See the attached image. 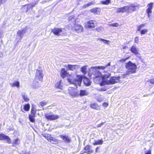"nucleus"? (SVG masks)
Listing matches in <instances>:
<instances>
[{
  "instance_id": "nucleus-7",
  "label": "nucleus",
  "mask_w": 154,
  "mask_h": 154,
  "mask_svg": "<svg viewBox=\"0 0 154 154\" xmlns=\"http://www.w3.org/2000/svg\"><path fill=\"white\" fill-rule=\"evenodd\" d=\"M44 75L42 73V71L40 70L37 69L35 75L36 79L42 81L43 79V77Z\"/></svg>"
},
{
  "instance_id": "nucleus-47",
  "label": "nucleus",
  "mask_w": 154,
  "mask_h": 154,
  "mask_svg": "<svg viewBox=\"0 0 154 154\" xmlns=\"http://www.w3.org/2000/svg\"><path fill=\"white\" fill-rule=\"evenodd\" d=\"M36 112V110L34 109V108L32 106V109L31 110V114H35Z\"/></svg>"
},
{
  "instance_id": "nucleus-57",
  "label": "nucleus",
  "mask_w": 154,
  "mask_h": 154,
  "mask_svg": "<svg viewBox=\"0 0 154 154\" xmlns=\"http://www.w3.org/2000/svg\"><path fill=\"white\" fill-rule=\"evenodd\" d=\"M100 149V147H97L96 149L95 152H98V149Z\"/></svg>"
},
{
  "instance_id": "nucleus-52",
  "label": "nucleus",
  "mask_w": 154,
  "mask_h": 154,
  "mask_svg": "<svg viewBox=\"0 0 154 154\" xmlns=\"http://www.w3.org/2000/svg\"><path fill=\"white\" fill-rule=\"evenodd\" d=\"M37 4V3L36 2H35L34 3H32V4H31V6L32 7V9L34 7L35 5H36Z\"/></svg>"
},
{
  "instance_id": "nucleus-4",
  "label": "nucleus",
  "mask_w": 154,
  "mask_h": 154,
  "mask_svg": "<svg viewBox=\"0 0 154 154\" xmlns=\"http://www.w3.org/2000/svg\"><path fill=\"white\" fill-rule=\"evenodd\" d=\"M100 66H95V67H91L90 68V72L92 74L94 75V78H97L101 77L102 74L101 73L97 70V69H100L99 67Z\"/></svg>"
},
{
  "instance_id": "nucleus-54",
  "label": "nucleus",
  "mask_w": 154,
  "mask_h": 154,
  "mask_svg": "<svg viewBox=\"0 0 154 154\" xmlns=\"http://www.w3.org/2000/svg\"><path fill=\"white\" fill-rule=\"evenodd\" d=\"M104 123V122H102V123L98 124L97 125V127H100L103 125Z\"/></svg>"
},
{
  "instance_id": "nucleus-14",
  "label": "nucleus",
  "mask_w": 154,
  "mask_h": 154,
  "mask_svg": "<svg viewBox=\"0 0 154 154\" xmlns=\"http://www.w3.org/2000/svg\"><path fill=\"white\" fill-rule=\"evenodd\" d=\"M60 136L63 141L66 143H69L71 142V139L68 136L61 135Z\"/></svg>"
},
{
  "instance_id": "nucleus-6",
  "label": "nucleus",
  "mask_w": 154,
  "mask_h": 154,
  "mask_svg": "<svg viewBox=\"0 0 154 154\" xmlns=\"http://www.w3.org/2000/svg\"><path fill=\"white\" fill-rule=\"evenodd\" d=\"M69 94L73 97H75L79 96V92L77 89L71 88L69 90Z\"/></svg>"
},
{
  "instance_id": "nucleus-5",
  "label": "nucleus",
  "mask_w": 154,
  "mask_h": 154,
  "mask_svg": "<svg viewBox=\"0 0 154 154\" xmlns=\"http://www.w3.org/2000/svg\"><path fill=\"white\" fill-rule=\"evenodd\" d=\"M120 77L118 76L116 77H111L109 79L108 81H106V84L107 85L110 84H114L118 82L119 81V79Z\"/></svg>"
},
{
  "instance_id": "nucleus-28",
  "label": "nucleus",
  "mask_w": 154,
  "mask_h": 154,
  "mask_svg": "<svg viewBox=\"0 0 154 154\" xmlns=\"http://www.w3.org/2000/svg\"><path fill=\"white\" fill-rule=\"evenodd\" d=\"M23 37L21 36H19L17 34L16 37V40L17 43L20 42L21 41Z\"/></svg>"
},
{
  "instance_id": "nucleus-9",
  "label": "nucleus",
  "mask_w": 154,
  "mask_h": 154,
  "mask_svg": "<svg viewBox=\"0 0 154 154\" xmlns=\"http://www.w3.org/2000/svg\"><path fill=\"white\" fill-rule=\"evenodd\" d=\"M46 118L49 120H55L59 118V116L47 113L45 115Z\"/></svg>"
},
{
  "instance_id": "nucleus-41",
  "label": "nucleus",
  "mask_w": 154,
  "mask_h": 154,
  "mask_svg": "<svg viewBox=\"0 0 154 154\" xmlns=\"http://www.w3.org/2000/svg\"><path fill=\"white\" fill-rule=\"evenodd\" d=\"M153 3H151L147 5V7H148V8L147 9L152 10V7H153Z\"/></svg>"
},
{
  "instance_id": "nucleus-39",
  "label": "nucleus",
  "mask_w": 154,
  "mask_h": 154,
  "mask_svg": "<svg viewBox=\"0 0 154 154\" xmlns=\"http://www.w3.org/2000/svg\"><path fill=\"white\" fill-rule=\"evenodd\" d=\"M91 146L89 145H87L84 148V150H92L91 149Z\"/></svg>"
},
{
  "instance_id": "nucleus-22",
  "label": "nucleus",
  "mask_w": 154,
  "mask_h": 154,
  "mask_svg": "<svg viewBox=\"0 0 154 154\" xmlns=\"http://www.w3.org/2000/svg\"><path fill=\"white\" fill-rule=\"evenodd\" d=\"M22 96L25 102H27L29 101V99L28 98L27 95L24 92L22 93Z\"/></svg>"
},
{
  "instance_id": "nucleus-11",
  "label": "nucleus",
  "mask_w": 154,
  "mask_h": 154,
  "mask_svg": "<svg viewBox=\"0 0 154 154\" xmlns=\"http://www.w3.org/2000/svg\"><path fill=\"white\" fill-rule=\"evenodd\" d=\"M0 140H6L9 143L11 142V139L8 136L3 134H0Z\"/></svg>"
},
{
  "instance_id": "nucleus-15",
  "label": "nucleus",
  "mask_w": 154,
  "mask_h": 154,
  "mask_svg": "<svg viewBox=\"0 0 154 154\" xmlns=\"http://www.w3.org/2000/svg\"><path fill=\"white\" fill-rule=\"evenodd\" d=\"M52 32L55 35H60L59 33L62 31L61 29L59 28H54L51 30Z\"/></svg>"
},
{
  "instance_id": "nucleus-49",
  "label": "nucleus",
  "mask_w": 154,
  "mask_h": 154,
  "mask_svg": "<svg viewBox=\"0 0 154 154\" xmlns=\"http://www.w3.org/2000/svg\"><path fill=\"white\" fill-rule=\"evenodd\" d=\"M85 151V152H87V154H90L93 152V150H89Z\"/></svg>"
},
{
  "instance_id": "nucleus-1",
  "label": "nucleus",
  "mask_w": 154,
  "mask_h": 154,
  "mask_svg": "<svg viewBox=\"0 0 154 154\" xmlns=\"http://www.w3.org/2000/svg\"><path fill=\"white\" fill-rule=\"evenodd\" d=\"M140 5L137 3L131 4L125 6L121 8H115L116 9V13L127 12L131 13L139 9Z\"/></svg>"
},
{
  "instance_id": "nucleus-36",
  "label": "nucleus",
  "mask_w": 154,
  "mask_h": 154,
  "mask_svg": "<svg viewBox=\"0 0 154 154\" xmlns=\"http://www.w3.org/2000/svg\"><path fill=\"white\" fill-rule=\"evenodd\" d=\"M90 106L91 108L95 109H97L98 107L97 105L95 103L91 104Z\"/></svg>"
},
{
  "instance_id": "nucleus-64",
  "label": "nucleus",
  "mask_w": 154,
  "mask_h": 154,
  "mask_svg": "<svg viewBox=\"0 0 154 154\" xmlns=\"http://www.w3.org/2000/svg\"><path fill=\"white\" fill-rule=\"evenodd\" d=\"M46 2V1H45L44 2H42L41 3L43 4L44 2Z\"/></svg>"
},
{
  "instance_id": "nucleus-51",
  "label": "nucleus",
  "mask_w": 154,
  "mask_h": 154,
  "mask_svg": "<svg viewBox=\"0 0 154 154\" xmlns=\"http://www.w3.org/2000/svg\"><path fill=\"white\" fill-rule=\"evenodd\" d=\"M27 10H26V12H27L31 8H32V7L31 6V4H28L27 5Z\"/></svg>"
},
{
  "instance_id": "nucleus-12",
  "label": "nucleus",
  "mask_w": 154,
  "mask_h": 154,
  "mask_svg": "<svg viewBox=\"0 0 154 154\" xmlns=\"http://www.w3.org/2000/svg\"><path fill=\"white\" fill-rule=\"evenodd\" d=\"M96 25V21L95 20H91L87 22L86 26L89 28H94Z\"/></svg>"
},
{
  "instance_id": "nucleus-56",
  "label": "nucleus",
  "mask_w": 154,
  "mask_h": 154,
  "mask_svg": "<svg viewBox=\"0 0 154 154\" xmlns=\"http://www.w3.org/2000/svg\"><path fill=\"white\" fill-rule=\"evenodd\" d=\"M20 154H29L27 152L25 151H22Z\"/></svg>"
},
{
  "instance_id": "nucleus-32",
  "label": "nucleus",
  "mask_w": 154,
  "mask_h": 154,
  "mask_svg": "<svg viewBox=\"0 0 154 154\" xmlns=\"http://www.w3.org/2000/svg\"><path fill=\"white\" fill-rule=\"evenodd\" d=\"M110 2L111 1L110 0H106L105 1H100V3L101 4L107 5L110 3Z\"/></svg>"
},
{
  "instance_id": "nucleus-45",
  "label": "nucleus",
  "mask_w": 154,
  "mask_h": 154,
  "mask_svg": "<svg viewBox=\"0 0 154 154\" xmlns=\"http://www.w3.org/2000/svg\"><path fill=\"white\" fill-rule=\"evenodd\" d=\"M103 27H98L96 29V30L98 32H100L101 31H102L103 30Z\"/></svg>"
},
{
  "instance_id": "nucleus-34",
  "label": "nucleus",
  "mask_w": 154,
  "mask_h": 154,
  "mask_svg": "<svg viewBox=\"0 0 154 154\" xmlns=\"http://www.w3.org/2000/svg\"><path fill=\"white\" fill-rule=\"evenodd\" d=\"M145 24L144 23L140 25V26H137V31H140L141 30V29L144 27L145 26Z\"/></svg>"
},
{
  "instance_id": "nucleus-23",
  "label": "nucleus",
  "mask_w": 154,
  "mask_h": 154,
  "mask_svg": "<svg viewBox=\"0 0 154 154\" xmlns=\"http://www.w3.org/2000/svg\"><path fill=\"white\" fill-rule=\"evenodd\" d=\"M84 84L87 86H88L91 85V83L89 80L86 77H85L83 79Z\"/></svg>"
},
{
  "instance_id": "nucleus-43",
  "label": "nucleus",
  "mask_w": 154,
  "mask_h": 154,
  "mask_svg": "<svg viewBox=\"0 0 154 154\" xmlns=\"http://www.w3.org/2000/svg\"><path fill=\"white\" fill-rule=\"evenodd\" d=\"M140 34L141 35L144 34L147 32L148 30L146 29H143L140 30Z\"/></svg>"
},
{
  "instance_id": "nucleus-20",
  "label": "nucleus",
  "mask_w": 154,
  "mask_h": 154,
  "mask_svg": "<svg viewBox=\"0 0 154 154\" xmlns=\"http://www.w3.org/2000/svg\"><path fill=\"white\" fill-rule=\"evenodd\" d=\"M10 85L12 87H17L18 88H19L20 84L18 81H16L10 84Z\"/></svg>"
},
{
  "instance_id": "nucleus-60",
  "label": "nucleus",
  "mask_w": 154,
  "mask_h": 154,
  "mask_svg": "<svg viewBox=\"0 0 154 154\" xmlns=\"http://www.w3.org/2000/svg\"><path fill=\"white\" fill-rule=\"evenodd\" d=\"M145 154H151V151H148Z\"/></svg>"
},
{
  "instance_id": "nucleus-13",
  "label": "nucleus",
  "mask_w": 154,
  "mask_h": 154,
  "mask_svg": "<svg viewBox=\"0 0 154 154\" xmlns=\"http://www.w3.org/2000/svg\"><path fill=\"white\" fill-rule=\"evenodd\" d=\"M27 29V26H26L24 29L18 30L17 33V34L23 37L24 34L26 32Z\"/></svg>"
},
{
  "instance_id": "nucleus-58",
  "label": "nucleus",
  "mask_w": 154,
  "mask_h": 154,
  "mask_svg": "<svg viewBox=\"0 0 154 154\" xmlns=\"http://www.w3.org/2000/svg\"><path fill=\"white\" fill-rule=\"evenodd\" d=\"M127 59V58H126V59H122L121 60H120V61H121V62H124Z\"/></svg>"
},
{
  "instance_id": "nucleus-3",
  "label": "nucleus",
  "mask_w": 154,
  "mask_h": 154,
  "mask_svg": "<svg viewBox=\"0 0 154 154\" xmlns=\"http://www.w3.org/2000/svg\"><path fill=\"white\" fill-rule=\"evenodd\" d=\"M125 67L127 70L125 75L131 74L136 73L137 66L134 63L129 61L126 63Z\"/></svg>"
},
{
  "instance_id": "nucleus-27",
  "label": "nucleus",
  "mask_w": 154,
  "mask_h": 154,
  "mask_svg": "<svg viewBox=\"0 0 154 154\" xmlns=\"http://www.w3.org/2000/svg\"><path fill=\"white\" fill-rule=\"evenodd\" d=\"M49 142L52 144H57L58 142V140L53 137H52L50 140H49Z\"/></svg>"
},
{
  "instance_id": "nucleus-40",
  "label": "nucleus",
  "mask_w": 154,
  "mask_h": 154,
  "mask_svg": "<svg viewBox=\"0 0 154 154\" xmlns=\"http://www.w3.org/2000/svg\"><path fill=\"white\" fill-rule=\"evenodd\" d=\"M152 10L149 9H147L146 10V12L147 14L148 17L149 18L150 16V14H151L152 12Z\"/></svg>"
},
{
  "instance_id": "nucleus-38",
  "label": "nucleus",
  "mask_w": 154,
  "mask_h": 154,
  "mask_svg": "<svg viewBox=\"0 0 154 154\" xmlns=\"http://www.w3.org/2000/svg\"><path fill=\"white\" fill-rule=\"evenodd\" d=\"M87 69V66H85L81 68V71L83 73H85Z\"/></svg>"
},
{
  "instance_id": "nucleus-24",
  "label": "nucleus",
  "mask_w": 154,
  "mask_h": 154,
  "mask_svg": "<svg viewBox=\"0 0 154 154\" xmlns=\"http://www.w3.org/2000/svg\"><path fill=\"white\" fill-rule=\"evenodd\" d=\"M35 116V114H34V113L33 114H31L29 115V119L31 122H35V119L34 118Z\"/></svg>"
},
{
  "instance_id": "nucleus-59",
  "label": "nucleus",
  "mask_w": 154,
  "mask_h": 154,
  "mask_svg": "<svg viewBox=\"0 0 154 154\" xmlns=\"http://www.w3.org/2000/svg\"><path fill=\"white\" fill-rule=\"evenodd\" d=\"M108 105V104L106 103H104L103 104V106H107Z\"/></svg>"
},
{
  "instance_id": "nucleus-8",
  "label": "nucleus",
  "mask_w": 154,
  "mask_h": 154,
  "mask_svg": "<svg viewBox=\"0 0 154 154\" xmlns=\"http://www.w3.org/2000/svg\"><path fill=\"white\" fill-rule=\"evenodd\" d=\"M72 29L73 30L75 31L77 33H80L82 32L83 31L82 26L81 25L79 24L75 25Z\"/></svg>"
},
{
  "instance_id": "nucleus-50",
  "label": "nucleus",
  "mask_w": 154,
  "mask_h": 154,
  "mask_svg": "<svg viewBox=\"0 0 154 154\" xmlns=\"http://www.w3.org/2000/svg\"><path fill=\"white\" fill-rule=\"evenodd\" d=\"M148 82H149L151 84H154V79H151L150 80H149V81H148Z\"/></svg>"
},
{
  "instance_id": "nucleus-37",
  "label": "nucleus",
  "mask_w": 154,
  "mask_h": 154,
  "mask_svg": "<svg viewBox=\"0 0 154 154\" xmlns=\"http://www.w3.org/2000/svg\"><path fill=\"white\" fill-rule=\"evenodd\" d=\"M47 103V102L45 100H42L39 103V104L42 106H43L46 105Z\"/></svg>"
},
{
  "instance_id": "nucleus-25",
  "label": "nucleus",
  "mask_w": 154,
  "mask_h": 154,
  "mask_svg": "<svg viewBox=\"0 0 154 154\" xmlns=\"http://www.w3.org/2000/svg\"><path fill=\"white\" fill-rule=\"evenodd\" d=\"M103 141L102 139L96 141H95V142L93 143L94 145H97L102 144L103 143Z\"/></svg>"
},
{
  "instance_id": "nucleus-16",
  "label": "nucleus",
  "mask_w": 154,
  "mask_h": 154,
  "mask_svg": "<svg viewBox=\"0 0 154 154\" xmlns=\"http://www.w3.org/2000/svg\"><path fill=\"white\" fill-rule=\"evenodd\" d=\"M130 50L132 53L135 55L138 54V49L136 47L135 45H133Z\"/></svg>"
},
{
  "instance_id": "nucleus-33",
  "label": "nucleus",
  "mask_w": 154,
  "mask_h": 154,
  "mask_svg": "<svg viewBox=\"0 0 154 154\" xmlns=\"http://www.w3.org/2000/svg\"><path fill=\"white\" fill-rule=\"evenodd\" d=\"M100 9V8H93L91 9V12L93 13L96 14H97L98 12H97V9Z\"/></svg>"
},
{
  "instance_id": "nucleus-61",
  "label": "nucleus",
  "mask_w": 154,
  "mask_h": 154,
  "mask_svg": "<svg viewBox=\"0 0 154 154\" xmlns=\"http://www.w3.org/2000/svg\"><path fill=\"white\" fill-rule=\"evenodd\" d=\"M3 56V54L2 53L0 52V58L1 57Z\"/></svg>"
},
{
  "instance_id": "nucleus-10",
  "label": "nucleus",
  "mask_w": 154,
  "mask_h": 154,
  "mask_svg": "<svg viewBox=\"0 0 154 154\" xmlns=\"http://www.w3.org/2000/svg\"><path fill=\"white\" fill-rule=\"evenodd\" d=\"M110 74L108 73L106 74L102 75V76H101V79L102 80V82L101 83V85H107L106 84V81H108V80H107V79L109 77Z\"/></svg>"
},
{
  "instance_id": "nucleus-17",
  "label": "nucleus",
  "mask_w": 154,
  "mask_h": 154,
  "mask_svg": "<svg viewBox=\"0 0 154 154\" xmlns=\"http://www.w3.org/2000/svg\"><path fill=\"white\" fill-rule=\"evenodd\" d=\"M69 74L67 72V71L65 70L64 68H63L61 70V76L63 78H64L66 76H69Z\"/></svg>"
},
{
  "instance_id": "nucleus-19",
  "label": "nucleus",
  "mask_w": 154,
  "mask_h": 154,
  "mask_svg": "<svg viewBox=\"0 0 154 154\" xmlns=\"http://www.w3.org/2000/svg\"><path fill=\"white\" fill-rule=\"evenodd\" d=\"M42 135L48 141H49V140H51L52 137L51 134H48L44 133L42 134Z\"/></svg>"
},
{
  "instance_id": "nucleus-48",
  "label": "nucleus",
  "mask_w": 154,
  "mask_h": 154,
  "mask_svg": "<svg viewBox=\"0 0 154 154\" xmlns=\"http://www.w3.org/2000/svg\"><path fill=\"white\" fill-rule=\"evenodd\" d=\"M134 42L137 44H138L139 42V38L138 37H136L135 38Z\"/></svg>"
},
{
  "instance_id": "nucleus-44",
  "label": "nucleus",
  "mask_w": 154,
  "mask_h": 154,
  "mask_svg": "<svg viewBox=\"0 0 154 154\" xmlns=\"http://www.w3.org/2000/svg\"><path fill=\"white\" fill-rule=\"evenodd\" d=\"M110 63H109L107 65L105 66H100V67L99 68H101V69H104L108 66H110Z\"/></svg>"
},
{
  "instance_id": "nucleus-18",
  "label": "nucleus",
  "mask_w": 154,
  "mask_h": 154,
  "mask_svg": "<svg viewBox=\"0 0 154 154\" xmlns=\"http://www.w3.org/2000/svg\"><path fill=\"white\" fill-rule=\"evenodd\" d=\"M88 94V92L85 90H81L79 92V95L80 96L87 95Z\"/></svg>"
},
{
  "instance_id": "nucleus-35",
  "label": "nucleus",
  "mask_w": 154,
  "mask_h": 154,
  "mask_svg": "<svg viewBox=\"0 0 154 154\" xmlns=\"http://www.w3.org/2000/svg\"><path fill=\"white\" fill-rule=\"evenodd\" d=\"M99 39L100 41L103 42L104 43L107 45H109L110 42V41L106 40L102 38H100Z\"/></svg>"
},
{
  "instance_id": "nucleus-62",
  "label": "nucleus",
  "mask_w": 154,
  "mask_h": 154,
  "mask_svg": "<svg viewBox=\"0 0 154 154\" xmlns=\"http://www.w3.org/2000/svg\"><path fill=\"white\" fill-rule=\"evenodd\" d=\"M2 36V32L1 31H0V38H1Z\"/></svg>"
},
{
  "instance_id": "nucleus-2",
  "label": "nucleus",
  "mask_w": 154,
  "mask_h": 154,
  "mask_svg": "<svg viewBox=\"0 0 154 154\" xmlns=\"http://www.w3.org/2000/svg\"><path fill=\"white\" fill-rule=\"evenodd\" d=\"M68 82L71 84H73L77 86V85L81 86L82 80L81 76L74 75H70L67 78Z\"/></svg>"
},
{
  "instance_id": "nucleus-31",
  "label": "nucleus",
  "mask_w": 154,
  "mask_h": 154,
  "mask_svg": "<svg viewBox=\"0 0 154 154\" xmlns=\"http://www.w3.org/2000/svg\"><path fill=\"white\" fill-rule=\"evenodd\" d=\"M30 107V106L29 103L26 104L24 106V110L26 111H29Z\"/></svg>"
},
{
  "instance_id": "nucleus-42",
  "label": "nucleus",
  "mask_w": 154,
  "mask_h": 154,
  "mask_svg": "<svg viewBox=\"0 0 154 154\" xmlns=\"http://www.w3.org/2000/svg\"><path fill=\"white\" fill-rule=\"evenodd\" d=\"M109 26H111L118 27L119 26V24L118 23H116L113 24H109Z\"/></svg>"
},
{
  "instance_id": "nucleus-29",
  "label": "nucleus",
  "mask_w": 154,
  "mask_h": 154,
  "mask_svg": "<svg viewBox=\"0 0 154 154\" xmlns=\"http://www.w3.org/2000/svg\"><path fill=\"white\" fill-rule=\"evenodd\" d=\"M20 142V140L19 138H17L13 140L12 143L13 145L14 146V145H19Z\"/></svg>"
},
{
  "instance_id": "nucleus-63",
  "label": "nucleus",
  "mask_w": 154,
  "mask_h": 154,
  "mask_svg": "<svg viewBox=\"0 0 154 154\" xmlns=\"http://www.w3.org/2000/svg\"><path fill=\"white\" fill-rule=\"evenodd\" d=\"M152 136L154 138V132H153L152 134Z\"/></svg>"
},
{
  "instance_id": "nucleus-46",
  "label": "nucleus",
  "mask_w": 154,
  "mask_h": 154,
  "mask_svg": "<svg viewBox=\"0 0 154 154\" xmlns=\"http://www.w3.org/2000/svg\"><path fill=\"white\" fill-rule=\"evenodd\" d=\"M36 85H33V88L35 89L38 88L39 87V85L38 84V82H36Z\"/></svg>"
},
{
  "instance_id": "nucleus-53",
  "label": "nucleus",
  "mask_w": 154,
  "mask_h": 154,
  "mask_svg": "<svg viewBox=\"0 0 154 154\" xmlns=\"http://www.w3.org/2000/svg\"><path fill=\"white\" fill-rule=\"evenodd\" d=\"M6 0H0V5L4 3Z\"/></svg>"
},
{
  "instance_id": "nucleus-21",
  "label": "nucleus",
  "mask_w": 154,
  "mask_h": 154,
  "mask_svg": "<svg viewBox=\"0 0 154 154\" xmlns=\"http://www.w3.org/2000/svg\"><path fill=\"white\" fill-rule=\"evenodd\" d=\"M78 67V66L77 65H72L68 64L67 66L68 69L71 70H74L75 69L76 67Z\"/></svg>"
},
{
  "instance_id": "nucleus-55",
  "label": "nucleus",
  "mask_w": 154,
  "mask_h": 154,
  "mask_svg": "<svg viewBox=\"0 0 154 154\" xmlns=\"http://www.w3.org/2000/svg\"><path fill=\"white\" fill-rule=\"evenodd\" d=\"M74 16H70V17H69L68 18L69 20H71L72 19H73L74 18Z\"/></svg>"
},
{
  "instance_id": "nucleus-26",
  "label": "nucleus",
  "mask_w": 154,
  "mask_h": 154,
  "mask_svg": "<svg viewBox=\"0 0 154 154\" xmlns=\"http://www.w3.org/2000/svg\"><path fill=\"white\" fill-rule=\"evenodd\" d=\"M55 86L57 88L61 89L62 88V86L61 84V80H60L59 82L57 83L55 85Z\"/></svg>"
},
{
  "instance_id": "nucleus-30",
  "label": "nucleus",
  "mask_w": 154,
  "mask_h": 154,
  "mask_svg": "<svg viewBox=\"0 0 154 154\" xmlns=\"http://www.w3.org/2000/svg\"><path fill=\"white\" fill-rule=\"evenodd\" d=\"M95 3L94 1H93L91 2H89L88 4H86L83 6V8H85L86 7H88L92 5H94Z\"/></svg>"
}]
</instances>
